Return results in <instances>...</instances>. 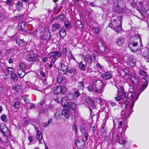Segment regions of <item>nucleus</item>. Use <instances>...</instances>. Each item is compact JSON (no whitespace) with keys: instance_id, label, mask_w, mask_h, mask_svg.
Instances as JSON below:
<instances>
[{"instance_id":"f3484780","label":"nucleus","mask_w":149,"mask_h":149,"mask_svg":"<svg viewBox=\"0 0 149 149\" xmlns=\"http://www.w3.org/2000/svg\"><path fill=\"white\" fill-rule=\"evenodd\" d=\"M113 75L112 74L109 72H108L101 75L102 78L105 80H108L111 78Z\"/></svg>"},{"instance_id":"423d86ee","label":"nucleus","mask_w":149,"mask_h":149,"mask_svg":"<svg viewBox=\"0 0 149 149\" xmlns=\"http://www.w3.org/2000/svg\"><path fill=\"white\" fill-rule=\"evenodd\" d=\"M102 81L98 80L95 81L93 85V91L97 93H101L102 91V87H101Z\"/></svg>"},{"instance_id":"79ce46f5","label":"nucleus","mask_w":149,"mask_h":149,"mask_svg":"<svg viewBox=\"0 0 149 149\" xmlns=\"http://www.w3.org/2000/svg\"><path fill=\"white\" fill-rule=\"evenodd\" d=\"M74 98H75V97L78 98L80 96V93L79 91L77 90L74 91Z\"/></svg>"},{"instance_id":"f03ea898","label":"nucleus","mask_w":149,"mask_h":149,"mask_svg":"<svg viewBox=\"0 0 149 149\" xmlns=\"http://www.w3.org/2000/svg\"><path fill=\"white\" fill-rule=\"evenodd\" d=\"M134 91L133 87L131 86L129 89L130 93H125V96L126 97V99H133L134 98L135 100H136L138 98L139 94H136L135 92H133Z\"/></svg>"},{"instance_id":"1a4fd4ad","label":"nucleus","mask_w":149,"mask_h":149,"mask_svg":"<svg viewBox=\"0 0 149 149\" xmlns=\"http://www.w3.org/2000/svg\"><path fill=\"white\" fill-rule=\"evenodd\" d=\"M36 54L31 53L28 54L26 57V59L29 62H33L34 63L38 62L40 60L39 59L36 57Z\"/></svg>"},{"instance_id":"a878e982","label":"nucleus","mask_w":149,"mask_h":149,"mask_svg":"<svg viewBox=\"0 0 149 149\" xmlns=\"http://www.w3.org/2000/svg\"><path fill=\"white\" fill-rule=\"evenodd\" d=\"M62 115L66 118H68L69 116L68 111L66 109H64V110H62Z\"/></svg>"},{"instance_id":"20e7f679","label":"nucleus","mask_w":149,"mask_h":149,"mask_svg":"<svg viewBox=\"0 0 149 149\" xmlns=\"http://www.w3.org/2000/svg\"><path fill=\"white\" fill-rule=\"evenodd\" d=\"M62 105L68 110L69 111H74L76 107V104L75 103L71 102H68L67 100H65L62 102Z\"/></svg>"},{"instance_id":"6e6d98bb","label":"nucleus","mask_w":149,"mask_h":149,"mask_svg":"<svg viewBox=\"0 0 149 149\" xmlns=\"http://www.w3.org/2000/svg\"><path fill=\"white\" fill-rule=\"evenodd\" d=\"M87 88H88V90L89 91L91 92L93 91V92H94L93 91V85L92 86H89Z\"/></svg>"},{"instance_id":"4468645a","label":"nucleus","mask_w":149,"mask_h":149,"mask_svg":"<svg viewBox=\"0 0 149 149\" xmlns=\"http://www.w3.org/2000/svg\"><path fill=\"white\" fill-rule=\"evenodd\" d=\"M133 111V110H130L129 109L126 110L125 112L124 111H122L121 112V115L122 116H124V118H127L129 116Z\"/></svg>"},{"instance_id":"a19ab883","label":"nucleus","mask_w":149,"mask_h":149,"mask_svg":"<svg viewBox=\"0 0 149 149\" xmlns=\"http://www.w3.org/2000/svg\"><path fill=\"white\" fill-rule=\"evenodd\" d=\"M93 32L95 33L98 34L100 31V29L98 27H96L92 29Z\"/></svg>"},{"instance_id":"f8f14e48","label":"nucleus","mask_w":149,"mask_h":149,"mask_svg":"<svg viewBox=\"0 0 149 149\" xmlns=\"http://www.w3.org/2000/svg\"><path fill=\"white\" fill-rule=\"evenodd\" d=\"M84 141L82 139L78 140L76 142V146L79 149L83 148L84 147Z\"/></svg>"},{"instance_id":"72a5a7b5","label":"nucleus","mask_w":149,"mask_h":149,"mask_svg":"<svg viewBox=\"0 0 149 149\" xmlns=\"http://www.w3.org/2000/svg\"><path fill=\"white\" fill-rule=\"evenodd\" d=\"M6 70L8 74H10L14 73L13 72L14 71V69L12 68H6Z\"/></svg>"},{"instance_id":"9d476101","label":"nucleus","mask_w":149,"mask_h":149,"mask_svg":"<svg viewBox=\"0 0 149 149\" xmlns=\"http://www.w3.org/2000/svg\"><path fill=\"white\" fill-rule=\"evenodd\" d=\"M118 136H119V138L118 140V142L119 143L121 144H124L125 143L126 141L122 136V134H120V136H119V134H113V139L114 141H116L118 139Z\"/></svg>"},{"instance_id":"774afa93","label":"nucleus","mask_w":149,"mask_h":149,"mask_svg":"<svg viewBox=\"0 0 149 149\" xmlns=\"http://www.w3.org/2000/svg\"><path fill=\"white\" fill-rule=\"evenodd\" d=\"M56 59V57H52V61L53 63L54 64V63L55 62Z\"/></svg>"},{"instance_id":"c85d7f7f","label":"nucleus","mask_w":149,"mask_h":149,"mask_svg":"<svg viewBox=\"0 0 149 149\" xmlns=\"http://www.w3.org/2000/svg\"><path fill=\"white\" fill-rule=\"evenodd\" d=\"M66 97L69 100H72L75 99L74 94L71 93H68L66 95Z\"/></svg>"},{"instance_id":"ea45409f","label":"nucleus","mask_w":149,"mask_h":149,"mask_svg":"<svg viewBox=\"0 0 149 149\" xmlns=\"http://www.w3.org/2000/svg\"><path fill=\"white\" fill-rule=\"evenodd\" d=\"M54 100L56 102L58 103H60L61 102L62 103V102L64 101V100L63 98H62V99L59 98L58 97H57L56 98H54Z\"/></svg>"},{"instance_id":"0e129e2a","label":"nucleus","mask_w":149,"mask_h":149,"mask_svg":"<svg viewBox=\"0 0 149 149\" xmlns=\"http://www.w3.org/2000/svg\"><path fill=\"white\" fill-rule=\"evenodd\" d=\"M72 129L74 131L77 132V128L76 126L75 125H74L72 126Z\"/></svg>"},{"instance_id":"13d9d810","label":"nucleus","mask_w":149,"mask_h":149,"mask_svg":"<svg viewBox=\"0 0 149 149\" xmlns=\"http://www.w3.org/2000/svg\"><path fill=\"white\" fill-rule=\"evenodd\" d=\"M4 19V16L2 13H0V21L3 20Z\"/></svg>"},{"instance_id":"37998d69","label":"nucleus","mask_w":149,"mask_h":149,"mask_svg":"<svg viewBox=\"0 0 149 149\" xmlns=\"http://www.w3.org/2000/svg\"><path fill=\"white\" fill-rule=\"evenodd\" d=\"M1 120L4 122H7L8 121V119L6 116L5 114L2 115L1 117Z\"/></svg>"},{"instance_id":"c03bdc74","label":"nucleus","mask_w":149,"mask_h":149,"mask_svg":"<svg viewBox=\"0 0 149 149\" xmlns=\"http://www.w3.org/2000/svg\"><path fill=\"white\" fill-rule=\"evenodd\" d=\"M52 118H49L47 122H46L45 123H44L43 124V126L44 127H48L49 124L51 123L52 121Z\"/></svg>"},{"instance_id":"8fccbe9b","label":"nucleus","mask_w":149,"mask_h":149,"mask_svg":"<svg viewBox=\"0 0 149 149\" xmlns=\"http://www.w3.org/2000/svg\"><path fill=\"white\" fill-rule=\"evenodd\" d=\"M60 115L61 114L60 112H56L54 114V117L56 119H58V118H59Z\"/></svg>"},{"instance_id":"c9c22d12","label":"nucleus","mask_w":149,"mask_h":149,"mask_svg":"<svg viewBox=\"0 0 149 149\" xmlns=\"http://www.w3.org/2000/svg\"><path fill=\"white\" fill-rule=\"evenodd\" d=\"M64 25L65 27L68 29H70L71 27L70 23L67 21H65Z\"/></svg>"},{"instance_id":"dca6fc26","label":"nucleus","mask_w":149,"mask_h":149,"mask_svg":"<svg viewBox=\"0 0 149 149\" xmlns=\"http://www.w3.org/2000/svg\"><path fill=\"white\" fill-rule=\"evenodd\" d=\"M88 125L87 123H83L80 125V131L82 133L88 132Z\"/></svg>"},{"instance_id":"aec40b11","label":"nucleus","mask_w":149,"mask_h":149,"mask_svg":"<svg viewBox=\"0 0 149 149\" xmlns=\"http://www.w3.org/2000/svg\"><path fill=\"white\" fill-rule=\"evenodd\" d=\"M124 42V38L121 37L118 38L116 41V44L120 46L122 45Z\"/></svg>"},{"instance_id":"69168bd1","label":"nucleus","mask_w":149,"mask_h":149,"mask_svg":"<svg viewBox=\"0 0 149 149\" xmlns=\"http://www.w3.org/2000/svg\"><path fill=\"white\" fill-rule=\"evenodd\" d=\"M37 30H35L33 32V35L34 37H36L37 36Z\"/></svg>"},{"instance_id":"603ef678","label":"nucleus","mask_w":149,"mask_h":149,"mask_svg":"<svg viewBox=\"0 0 149 149\" xmlns=\"http://www.w3.org/2000/svg\"><path fill=\"white\" fill-rule=\"evenodd\" d=\"M65 18V16L64 14H62L59 15L58 17V18L62 20H64Z\"/></svg>"},{"instance_id":"09e8293b","label":"nucleus","mask_w":149,"mask_h":149,"mask_svg":"<svg viewBox=\"0 0 149 149\" xmlns=\"http://www.w3.org/2000/svg\"><path fill=\"white\" fill-rule=\"evenodd\" d=\"M21 86H20L19 85H17L15 86L14 87H13V88L14 90H15L17 91H19V89L20 88H21Z\"/></svg>"},{"instance_id":"4d7b16f0","label":"nucleus","mask_w":149,"mask_h":149,"mask_svg":"<svg viewBox=\"0 0 149 149\" xmlns=\"http://www.w3.org/2000/svg\"><path fill=\"white\" fill-rule=\"evenodd\" d=\"M101 98H97L96 99V101L98 104H101L102 102Z\"/></svg>"},{"instance_id":"cd10ccee","label":"nucleus","mask_w":149,"mask_h":149,"mask_svg":"<svg viewBox=\"0 0 149 149\" xmlns=\"http://www.w3.org/2000/svg\"><path fill=\"white\" fill-rule=\"evenodd\" d=\"M23 3L21 1H18L16 6L17 10L19 11H20L23 8Z\"/></svg>"},{"instance_id":"7ed1b4c3","label":"nucleus","mask_w":149,"mask_h":149,"mask_svg":"<svg viewBox=\"0 0 149 149\" xmlns=\"http://www.w3.org/2000/svg\"><path fill=\"white\" fill-rule=\"evenodd\" d=\"M0 130L2 133L4 137L2 140L0 138V140L3 142L6 143L8 141L7 137L10 135L9 131L6 126L4 125L1 126Z\"/></svg>"},{"instance_id":"2eb2a0df","label":"nucleus","mask_w":149,"mask_h":149,"mask_svg":"<svg viewBox=\"0 0 149 149\" xmlns=\"http://www.w3.org/2000/svg\"><path fill=\"white\" fill-rule=\"evenodd\" d=\"M143 79H144L146 81L143 83L141 86L140 88L139 91L140 93H141L146 88L148 85V79L149 78L143 77Z\"/></svg>"},{"instance_id":"6e6552de","label":"nucleus","mask_w":149,"mask_h":149,"mask_svg":"<svg viewBox=\"0 0 149 149\" xmlns=\"http://www.w3.org/2000/svg\"><path fill=\"white\" fill-rule=\"evenodd\" d=\"M133 39L134 40L131 43H130L128 45L129 48L132 52H134L135 50L132 48V47H134L138 45L137 42L138 41L141 43L142 42L141 38L138 36H134L132 37Z\"/></svg>"},{"instance_id":"680f3d73","label":"nucleus","mask_w":149,"mask_h":149,"mask_svg":"<svg viewBox=\"0 0 149 149\" xmlns=\"http://www.w3.org/2000/svg\"><path fill=\"white\" fill-rule=\"evenodd\" d=\"M79 66L80 67V69L83 71L86 69V66Z\"/></svg>"},{"instance_id":"052dcab7","label":"nucleus","mask_w":149,"mask_h":149,"mask_svg":"<svg viewBox=\"0 0 149 149\" xmlns=\"http://www.w3.org/2000/svg\"><path fill=\"white\" fill-rule=\"evenodd\" d=\"M67 48L66 47H63L62 52L63 54H65V55L66 54Z\"/></svg>"},{"instance_id":"49530a36","label":"nucleus","mask_w":149,"mask_h":149,"mask_svg":"<svg viewBox=\"0 0 149 149\" xmlns=\"http://www.w3.org/2000/svg\"><path fill=\"white\" fill-rule=\"evenodd\" d=\"M121 25H118L117 26H116L115 29H114L115 31L117 32V33H119V31H120L122 30V27L121 26Z\"/></svg>"},{"instance_id":"473e14b6","label":"nucleus","mask_w":149,"mask_h":149,"mask_svg":"<svg viewBox=\"0 0 149 149\" xmlns=\"http://www.w3.org/2000/svg\"><path fill=\"white\" fill-rule=\"evenodd\" d=\"M14 108L16 109L19 108L20 107V103L18 101L15 102L13 105Z\"/></svg>"},{"instance_id":"9b49d317","label":"nucleus","mask_w":149,"mask_h":149,"mask_svg":"<svg viewBox=\"0 0 149 149\" xmlns=\"http://www.w3.org/2000/svg\"><path fill=\"white\" fill-rule=\"evenodd\" d=\"M51 36V33L49 32H45L43 34L41 35L40 38L42 40H50Z\"/></svg>"},{"instance_id":"ddd939ff","label":"nucleus","mask_w":149,"mask_h":149,"mask_svg":"<svg viewBox=\"0 0 149 149\" xmlns=\"http://www.w3.org/2000/svg\"><path fill=\"white\" fill-rule=\"evenodd\" d=\"M18 28L19 30L22 31H26L28 29L26 27V23L24 22L19 23L18 25Z\"/></svg>"},{"instance_id":"39448f33","label":"nucleus","mask_w":149,"mask_h":149,"mask_svg":"<svg viewBox=\"0 0 149 149\" xmlns=\"http://www.w3.org/2000/svg\"><path fill=\"white\" fill-rule=\"evenodd\" d=\"M121 16L116 17V19L111 20L109 24V26L113 29H115L116 26L118 25H121Z\"/></svg>"},{"instance_id":"412c9836","label":"nucleus","mask_w":149,"mask_h":149,"mask_svg":"<svg viewBox=\"0 0 149 149\" xmlns=\"http://www.w3.org/2000/svg\"><path fill=\"white\" fill-rule=\"evenodd\" d=\"M130 82L134 85H137L138 84L139 80L138 78L135 77H132L130 79Z\"/></svg>"},{"instance_id":"e2e57ef3","label":"nucleus","mask_w":149,"mask_h":149,"mask_svg":"<svg viewBox=\"0 0 149 149\" xmlns=\"http://www.w3.org/2000/svg\"><path fill=\"white\" fill-rule=\"evenodd\" d=\"M120 89L122 91V95H125V93H125L123 89V87H120Z\"/></svg>"},{"instance_id":"a211bd4d","label":"nucleus","mask_w":149,"mask_h":149,"mask_svg":"<svg viewBox=\"0 0 149 149\" xmlns=\"http://www.w3.org/2000/svg\"><path fill=\"white\" fill-rule=\"evenodd\" d=\"M67 66H60L58 68V69L60 70V72L63 74H65L68 71Z\"/></svg>"},{"instance_id":"7c9ffc66","label":"nucleus","mask_w":149,"mask_h":149,"mask_svg":"<svg viewBox=\"0 0 149 149\" xmlns=\"http://www.w3.org/2000/svg\"><path fill=\"white\" fill-rule=\"evenodd\" d=\"M11 78L13 81L14 82L16 81H17L18 78V76L17 74L15 73H13L11 74Z\"/></svg>"},{"instance_id":"864d4df0","label":"nucleus","mask_w":149,"mask_h":149,"mask_svg":"<svg viewBox=\"0 0 149 149\" xmlns=\"http://www.w3.org/2000/svg\"><path fill=\"white\" fill-rule=\"evenodd\" d=\"M49 56L50 57H56L55 56V52L54 51L50 53L49 54Z\"/></svg>"},{"instance_id":"bb28decb","label":"nucleus","mask_w":149,"mask_h":149,"mask_svg":"<svg viewBox=\"0 0 149 149\" xmlns=\"http://www.w3.org/2000/svg\"><path fill=\"white\" fill-rule=\"evenodd\" d=\"M36 137V138L38 140L39 142H41L43 136L42 134L40 131L37 132Z\"/></svg>"},{"instance_id":"3c124183","label":"nucleus","mask_w":149,"mask_h":149,"mask_svg":"<svg viewBox=\"0 0 149 149\" xmlns=\"http://www.w3.org/2000/svg\"><path fill=\"white\" fill-rule=\"evenodd\" d=\"M82 134L85 137L86 140L87 141L88 139V132H84Z\"/></svg>"},{"instance_id":"5fc2aeb1","label":"nucleus","mask_w":149,"mask_h":149,"mask_svg":"<svg viewBox=\"0 0 149 149\" xmlns=\"http://www.w3.org/2000/svg\"><path fill=\"white\" fill-rule=\"evenodd\" d=\"M106 134V132L104 129V127L102 128L101 131V135L103 136H105Z\"/></svg>"},{"instance_id":"b1692460","label":"nucleus","mask_w":149,"mask_h":149,"mask_svg":"<svg viewBox=\"0 0 149 149\" xmlns=\"http://www.w3.org/2000/svg\"><path fill=\"white\" fill-rule=\"evenodd\" d=\"M59 35L61 37L63 38L66 35V33L65 30L63 27L61 28L59 31Z\"/></svg>"},{"instance_id":"5701e85b","label":"nucleus","mask_w":149,"mask_h":149,"mask_svg":"<svg viewBox=\"0 0 149 149\" xmlns=\"http://www.w3.org/2000/svg\"><path fill=\"white\" fill-rule=\"evenodd\" d=\"M60 27V24L57 23H55L52 25V31H55L57 29H59Z\"/></svg>"},{"instance_id":"0eeeda50","label":"nucleus","mask_w":149,"mask_h":149,"mask_svg":"<svg viewBox=\"0 0 149 149\" xmlns=\"http://www.w3.org/2000/svg\"><path fill=\"white\" fill-rule=\"evenodd\" d=\"M66 91V89L65 86L59 85L54 87L53 88V92L56 95H57L60 93L64 94L65 93Z\"/></svg>"},{"instance_id":"bf43d9fd","label":"nucleus","mask_w":149,"mask_h":149,"mask_svg":"<svg viewBox=\"0 0 149 149\" xmlns=\"http://www.w3.org/2000/svg\"><path fill=\"white\" fill-rule=\"evenodd\" d=\"M99 49L102 52H103L104 51V48L103 46H101L100 47H99Z\"/></svg>"},{"instance_id":"6ab92c4d","label":"nucleus","mask_w":149,"mask_h":149,"mask_svg":"<svg viewBox=\"0 0 149 149\" xmlns=\"http://www.w3.org/2000/svg\"><path fill=\"white\" fill-rule=\"evenodd\" d=\"M86 102L88 105L93 109H94L95 106L94 101L90 98H87L86 100Z\"/></svg>"},{"instance_id":"f257e3e1","label":"nucleus","mask_w":149,"mask_h":149,"mask_svg":"<svg viewBox=\"0 0 149 149\" xmlns=\"http://www.w3.org/2000/svg\"><path fill=\"white\" fill-rule=\"evenodd\" d=\"M113 6L114 10L118 13H123L126 10L125 4L122 1H118V0H115Z\"/></svg>"},{"instance_id":"4c0bfd02","label":"nucleus","mask_w":149,"mask_h":149,"mask_svg":"<svg viewBox=\"0 0 149 149\" xmlns=\"http://www.w3.org/2000/svg\"><path fill=\"white\" fill-rule=\"evenodd\" d=\"M143 54L144 57L149 59V50L145 51L143 53Z\"/></svg>"},{"instance_id":"c756f323","label":"nucleus","mask_w":149,"mask_h":149,"mask_svg":"<svg viewBox=\"0 0 149 149\" xmlns=\"http://www.w3.org/2000/svg\"><path fill=\"white\" fill-rule=\"evenodd\" d=\"M86 58L88 64H90L92 62V56L89 54H88L86 56Z\"/></svg>"},{"instance_id":"393cba45","label":"nucleus","mask_w":149,"mask_h":149,"mask_svg":"<svg viewBox=\"0 0 149 149\" xmlns=\"http://www.w3.org/2000/svg\"><path fill=\"white\" fill-rule=\"evenodd\" d=\"M17 43L18 45L21 46H23L26 45V43L24 42L23 40L20 39H17L16 40Z\"/></svg>"},{"instance_id":"f704fd0d","label":"nucleus","mask_w":149,"mask_h":149,"mask_svg":"<svg viewBox=\"0 0 149 149\" xmlns=\"http://www.w3.org/2000/svg\"><path fill=\"white\" fill-rule=\"evenodd\" d=\"M63 77L61 74L58 75L57 77V81L58 83H60L63 81Z\"/></svg>"},{"instance_id":"4be33fe9","label":"nucleus","mask_w":149,"mask_h":149,"mask_svg":"<svg viewBox=\"0 0 149 149\" xmlns=\"http://www.w3.org/2000/svg\"><path fill=\"white\" fill-rule=\"evenodd\" d=\"M18 75L20 78H23L26 74L25 71L22 69L18 70H17Z\"/></svg>"},{"instance_id":"2f4dec72","label":"nucleus","mask_w":149,"mask_h":149,"mask_svg":"<svg viewBox=\"0 0 149 149\" xmlns=\"http://www.w3.org/2000/svg\"><path fill=\"white\" fill-rule=\"evenodd\" d=\"M24 17V15H17L13 17V19L15 20H18L23 19Z\"/></svg>"},{"instance_id":"a18cd8bd","label":"nucleus","mask_w":149,"mask_h":149,"mask_svg":"<svg viewBox=\"0 0 149 149\" xmlns=\"http://www.w3.org/2000/svg\"><path fill=\"white\" fill-rule=\"evenodd\" d=\"M130 100H132V101L131 105H130V106L129 108V109L130 110H132V109L133 107L134 106V102L136 100H135L134 99H134H130Z\"/></svg>"},{"instance_id":"e433bc0d","label":"nucleus","mask_w":149,"mask_h":149,"mask_svg":"<svg viewBox=\"0 0 149 149\" xmlns=\"http://www.w3.org/2000/svg\"><path fill=\"white\" fill-rule=\"evenodd\" d=\"M139 73L140 75H144L145 77H143L144 78H146V79L148 78L147 77L148 75L146 72L142 70H141L139 71Z\"/></svg>"},{"instance_id":"338daca9","label":"nucleus","mask_w":149,"mask_h":149,"mask_svg":"<svg viewBox=\"0 0 149 149\" xmlns=\"http://www.w3.org/2000/svg\"><path fill=\"white\" fill-rule=\"evenodd\" d=\"M69 56L70 57V58L71 59H73L74 60H75L74 57L73 56V55L70 52L69 53Z\"/></svg>"},{"instance_id":"de8ad7c7","label":"nucleus","mask_w":149,"mask_h":149,"mask_svg":"<svg viewBox=\"0 0 149 149\" xmlns=\"http://www.w3.org/2000/svg\"><path fill=\"white\" fill-rule=\"evenodd\" d=\"M55 56H56L58 57H61L62 55V52L60 51H55Z\"/></svg>"},{"instance_id":"58836bf2","label":"nucleus","mask_w":149,"mask_h":149,"mask_svg":"<svg viewBox=\"0 0 149 149\" xmlns=\"http://www.w3.org/2000/svg\"><path fill=\"white\" fill-rule=\"evenodd\" d=\"M84 85L83 81H81L80 82H79L78 85V88L79 89H82L84 88Z\"/></svg>"}]
</instances>
